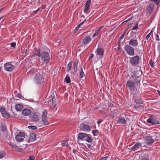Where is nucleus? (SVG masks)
<instances>
[{
  "label": "nucleus",
  "mask_w": 160,
  "mask_h": 160,
  "mask_svg": "<svg viewBox=\"0 0 160 160\" xmlns=\"http://www.w3.org/2000/svg\"><path fill=\"white\" fill-rule=\"evenodd\" d=\"M52 100L53 102L55 101V97L54 96H52Z\"/></svg>",
  "instance_id": "58"
},
{
  "label": "nucleus",
  "mask_w": 160,
  "mask_h": 160,
  "mask_svg": "<svg viewBox=\"0 0 160 160\" xmlns=\"http://www.w3.org/2000/svg\"><path fill=\"white\" fill-rule=\"evenodd\" d=\"M99 32L98 31V30H96L93 35L92 37L94 38L98 34Z\"/></svg>",
  "instance_id": "47"
},
{
  "label": "nucleus",
  "mask_w": 160,
  "mask_h": 160,
  "mask_svg": "<svg viewBox=\"0 0 160 160\" xmlns=\"http://www.w3.org/2000/svg\"><path fill=\"white\" fill-rule=\"evenodd\" d=\"M84 140L89 143H91L92 142V139L88 136V134Z\"/></svg>",
  "instance_id": "28"
},
{
  "label": "nucleus",
  "mask_w": 160,
  "mask_h": 160,
  "mask_svg": "<svg viewBox=\"0 0 160 160\" xmlns=\"http://www.w3.org/2000/svg\"><path fill=\"white\" fill-rule=\"evenodd\" d=\"M125 31H124V32L123 33L120 37V38H119V41H120V40L123 38V37H124V36H125Z\"/></svg>",
  "instance_id": "44"
},
{
  "label": "nucleus",
  "mask_w": 160,
  "mask_h": 160,
  "mask_svg": "<svg viewBox=\"0 0 160 160\" xmlns=\"http://www.w3.org/2000/svg\"><path fill=\"white\" fill-rule=\"evenodd\" d=\"M4 69L6 71H11L15 68L14 65H12L10 62L6 63L4 65Z\"/></svg>",
  "instance_id": "10"
},
{
  "label": "nucleus",
  "mask_w": 160,
  "mask_h": 160,
  "mask_svg": "<svg viewBox=\"0 0 160 160\" xmlns=\"http://www.w3.org/2000/svg\"><path fill=\"white\" fill-rule=\"evenodd\" d=\"M78 62V60L77 59H75L73 63V69L75 72H77L78 71L77 66Z\"/></svg>",
  "instance_id": "22"
},
{
  "label": "nucleus",
  "mask_w": 160,
  "mask_h": 160,
  "mask_svg": "<svg viewBox=\"0 0 160 160\" xmlns=\"http://www.w3.org/2000/svg\"><path fill=\"white\" fill-rule=\"evenodd\" d=\"M61 145L62 147L68 146V143L66 140H63L62 141Z\"/></svg>",
  "instance_id": "36"
},
{
  "label": "nucleus",
  "mask_w": 160,
  "mask_h": 160,
  "mask_svg": "<svg viewBox=\"0 0 160 160\" xmlns=\"http://www.w3.org/2000/svg\"><path fill=\"white\" fill-rule=\"evenodd\" d=\"M25 134L23 132H20L16 136L15 139L16 141L18 142H21L23 141L24 138Z\"/></svg>",
  "instance_id": "7"
},
{
  "label": "nucleus",
  "mask_w": 160,
  "mask_h": 160,
  "mask_svg": "<svg viewBox=\"0 0 160 160\" xmlns=\"http://www.w3.org/2000/svg\"><path fill=\"white\" fill-rule=\"evenodd\" d=\"M118 122L122 124L126 123V122L125 118L122 117H120L119 118Z\"/></svg>",
  "instance_id": "21"
},
{
  "label": "nucleus",
  "mask_w": 160,
  "mask_h": 160,
  "mask_svg": "<svg viewBox=\"0 0 160 160\" xmlns=\"http://www.w3.org/2000/svg\"><path fill=\"white\" fill-rule=\"evenodd\" d=\"M153 4L150 3L147 6L146 11L148 13H151L152 12L154 9Z\"/></svg>",
  "instance_id": "14"
},
{
  "label": "nucleus",
  "mask_w": 160,
  "mask_h": 160,
  "mask_svg": "<svg viewBox=\"0 0 160 160\" xmlns=\"http://www.w3.org/2000/svg\"><path fill=\"white\" fill-rule=\"evenodd\" d=\"M141 81V77L138 78H136L134 79V81L135 82V83L136 84H140V83Z\"/></svg>",
  "instance_id": "35"
},
{
  "label": "nucleus",
  "mask_w": 160,
  "mask_h": 160,
  "mask_svg": "<svg viewBox=\"0 0 160 160\" xmlns=\"http://www.w3.org/2000/svg\"><path fill=\"white\" fill-rule=\"evenodd\" d=\"M28 128L29 129L32 130H35L37 128L36 126H30L28 127Z\"/></svg>",
  "instance_id": "40"
},
{
  "label": "nucleus",
  "mask_w": 160,
  "mask_h": 160,
  "mask_svg": "<svg viewBox=\"0 0 160 160\" xmlns=\"http://www.w3.org/2000/svg\"><path fill=\"white\" fill-rule=\"evenodd\" d=\"M40 8H39L37 10H36L35 11H33V12H37L39 10Z\"/></svg>",
  "instance_id": "62"
},
{
  "label": "nucleus",
  "mask_w": 160,
  "mask_h": 160,
  "mask_svg": "<svg viewBox=\"0 0 160 160\" xmlns=\"http://www.w3.org/2000/svg\"><path fill=\"white\" fill-rule=\"evenodd\" d=\"M16 43L15 42H12L11 44V46L12 47L14 48L16 46Z\"/></svg>",
  "instance_id": "48"
},
{
  "label": "nucleus",
  "mask_w": 160,
  "mask_h": 160,
  "mask_svg": "<svg viewBox=\"0 0 160 160\" xmlns=\"http://www.w3.org/2000/svg\"><path fill=\"white\" fill-rule=\"evenodd\" d=\"M15 148H16L17 149V151L18 152H22L23 150V149L22 148H20L19 147L17 146V147H16Z\"/></svg>",
  "instance_id": "45"
},
{
  "label": "nucleus",
  "mask_w": 160,
  "mask_h": 160,
  "mask_svg": "<svg viewBox=\"0 0 160 160\" xmlns=\"http://www.w3.org/2000/svg\"><path fill=\"white\" fill-rule=\"evenodd\" d=\"M2 115L3 117L6 118H8L11 117L10 114L8 112L6 113H3Z\"/></svg>",
  "instance_id": "33"
},
{
  "label": "nucleus",
  "mask_w": 160,
  "mask_h": 160,
  "mask_svg": "<svg viewBox=\"0 0 160 160\" xmlns=\"http://www.w3.org/2000/svg\"><path fill=\"white\" fill-rule=\"evenodd\" d=\"M104 52V50L103 49L100 48H98L96 49V55L99 56V58H101L102 57Z\"/></svg>",
  "instance_id": "11"
},
{
  "label": "nucleus",
  "mask_w": 160,
  "mask_h": 160,
  "mask_svg": "<svg viewBox=\"0 0 160 160\" xmlns=\"http://www.w3.org/2000/svg\"><path fill=\"white\" fill-rule=\"evenodd\" d=\"M46 6L44 5H42L41 7L42 9H43L45 8Z\"/></svg>",
  "instance_id": "61"
},
{
  "label": "nucleus",
  "mask_w": 160,
  "mask_h": 160,
  "mask_svg": "<svg viewBox=\"0 0 160 160\" xmlns=\"http://www.w3.org/2000/svg\"><path fill=\"white\" fill-rule=\"evenodd\" d=\"M35 159L34 157L33 156H30L29 157V159L30 160H34Z\"/></svg>",
  "instance_id": "51"
},
{
  "label": "nucleus",
  "mask_w": 160,
  "mask_h": 160,
  "mask_svg": "<svg viewBox=\"0 0 160 160\" xmlns=\"http://www.w3.org/2000/svg\"><path fill=\"white\" fill-rule=\"evenodd\" d=\"M91 126H90L88 125L85 124L83 123H81L79 127V128L81 130L85 131L87 132H89L90 131Z\"/></svg>",
  "instance_id": "9"
},
{
  "label": "nucleus",
  "mask_w": 160,
  "mask_h": 160,
  "mask_svg": "<svg viewBox=\"0 0 160 160\" xmlns=\"http://www.w3.org/2000/svg\"><path fill=\"white\" fill-rule=\"evenodd\" d=\"M102 121L101 120V119H100V120L99 121H98L97 122V123L98 124H100L102 122Z\"/></svg>",
  "instance_id": "59"
},
{
  "label": "nucleus",
  "mask_w": 160,
  "mask_h": 160,
  "mask_svg": "<svg viewBox=\"0 0 160 160\" xmlns=\"http://www.w3.org/2000/svg\"><path fill=\"white\" fill-rule=\"evenodd\" d=\"M91 41V38L89 37H86L83 39V44L85 45L89 43Z\"/></svg>",
  "instance_id": "18"
},
{
  "label": "nucleus",
  "mask_w": 160,
  "mask_h": 160,
  "mask_svg": "<svg viewBox=\"0 0 160 160\" xmlns=\"http://www.w3.org/2000/svg\"><path fill=\"white\" fill-rule=\"evenodd\" d=\"M86 19H85L82 22H81L79 25H78V26L76 27V28L74 30V31L75 32L77 31L78 30V29L80 28V26L83 24L84 22L85 21H86Z\"/></svg>",
  "instance_id": "32"
},
{
  "label": "nucleus",
  "mask_w": 160,
  "mask_h": 160,
  "mask_svg": "<svg viewBox=\"0 0 160 160\" xmlns=\"http://www.w3.org/2000/svg\"><path fill=\"white\" fill-rule=\"evenodd\" d=\"M142 73L140 70H137L134 72V75L136 78L140 77V76L141 75Z\"/></svg>",
  "instance_id": "24"
},
{
  "label": "nucleus",
  "mask_w": 160,
  "mask_h": 160,
  "mask_svg": "<svg viewBox=\"0 0 160 160\" xmlns=\"http://www.w3.org/2000/svg\"><path fill=\"white\" fill-rule=\"evenodd\" d=\"M6 110L5 108L4 107H2L0 108V112H1L2 114H3L4 112Z\"/></svg>",
  "instance_id": "42"
},
{
  "label": "nucleus",
  "mask_w": 160,
  "mask_h": 160,
  "mask_svg": "<svg viewBox=\"0 0 160 160\" xmlns=\"http://www.w3.org/2000/svg\"><path fill=\"white\" fill-rule=\"evenodd\" d=\"M72 62L71 61L68 63L67 66V72H68L72 68Z\"/></svg>",
  "instance_id": "34"
},
{
  "label": "nucleus",
  "mask_w": 160,
  "mask_h": 160,
  "mask_svg": "<svg viewBox=\"0 0 160 160\" xmlns=\"http://www.w3.org/2000/svg\"><path fill=\"white\" fill-rule=\"evenodd\" d=\"M93 134L94 136H96L99 133L98 131V130H93L92 131Z\"/></svg>",
  "instance_id": "39"
},
{
  "label": "nucleus",
  "mask_w": 160,
  "mask_h": 160,
  "mask_svg": "<svg viewBox=\"0 0 160 160\" xmlns=\"http://www.w3.org/2000/svg\"><path fill=\"white\" fill-rule=\"evenodd\" d=\"M149 64H150V65L151 66V67H154L153 62L151 60L149 62Z\"/></svg>",
  "instance_id": "49"
},
{
  "label": "nucleus",
  "mask_w": 160,
  "mask_h": 160,
  "mask_svg": "<svg viewBox=\"0 0 160 160\" xmlns=\"http://www.w3.org/2000/svg\"><path fill=\"white\" fill-rule=\"evenodd\" d=\"M129 45L133 47H136L138 46V43L137 39H131L129 41Z\"/></svg>",
  "instance_id": "15"
},
{
  "label": "nucleus",
  "mask_w": 160,
  "mask_h": 160,
  "mask_svg": "<svg viewBox=\"0 0 160 160\" xmlns=\"http://www.w3.org/2000/svg\"><path fill=\"white\" fill-rule=\"evenodd\" d=\"M31 120L33 121H37L39 120V118L38 115L35 113H32L30 116Z\"/></svg>",
  "instance_id": "12"
},
{
  "label": "nucleus",
  "mask_w": 160,
  "mask_h": 160,
  "mask_svg": "<svg viewBox=\"0 0 160 160\" xmlns=\"http://www.w3.org/2000/svg\"><path fill=\"white\" fill-rule=\"evenodd\" d=\"M36 138V135L35 133H32L30 134L29 138L31 141H34Z\"/></svg>",
  "instance_id": "26"
},
{
  "label": "nucleus",
  "mask_w": 160,
  "mask_h": 160,
  "mask_svg": "<svg viewBox=\"0 0 160 160\" xmlns=\"http://www.w3.org/2000/svg\"><path fill=\"white\" fill-rule=\"evenodd\" d=\"M5 155V152L3 151H0V158H3Z\"/></svg>",
  "instance_id": "37"
},
{
  "label": "nucleus",
  "mask_w": 160,
  "mask_h": 160,
  "mask_svg": "<svg viewBox=\"0 0 160 160\" xmlns=\"http://www.w3.org/2000/svg\"><path fill=\"white\" fill-rule=\"evenodd\" d=\"M1 130L3 132H6L7 130V128L6 125L4 123H2L1 125Z\"/></svg>",
  "instance_id": "27"
},
{
  "label": "nucleus",
  "mask_w": 160,
  "mask_h": 160,
  "mask_svg": "<svg viewBox=\"0 0 160 160\" xmlns=\"http://www.w3.org/2000/svg\"><path fill=\"white\" fill-rule=\"evenodd\" d=\"M23 106L19 104H18L15 105V108L17 111H21L23 108Z\"/></svg>",
  "instance_id": "25"
},
{
  "label": "nucleus",
  "mask_w": 160,
  "mask_h": 160,
  "mask_svg": "<svg viewBox=\"0 0 160 160\" xmlns=\"http://www.w3.org/2000/svg\"><path fill=\"white\" fill-rule=\"evenodd\" d=\"M93 57V54H91L90 55L89 57V59H91V58H92Z\"/></svg>",
  "instance_id": "56"
},
{
  "label": "nucleus",
  "mask_w": 160,
  "mask_h": 160,
  "mask_svg": "<svg viewBox=\"0 0 160 160\" xmlns=\"http://www.w3.org/2000/svg\"><path fill=\"white\" fill-rule=\"evenodd\" d=\"M76 152H77V150H75V149H73V153H74V154H75V153H76Z\"/></svg>",
  "instance_id": "64"
},
{
  "label": "nucleus",
  "mask_w": 160,
  "mask_h": 160,
  "mask_svg": "<svg viewBox=\"0 0 160 160\" xmlns=\"http://www.w3.org/2000/svg\"><path fill=\"white\" fill-rule=\"evenodd\" d=\"M134 102L137 104H143L144 101L142 100L140 97L138 98L134 99Z\"/></svg>",
  "instance_id": "23"
},
{
  "label": "nucleus",
  "mask_w": 160,
  "mask_h": 160,
  "mask_svg": "<svg viewBox=\"0 0 160 160\" xmlns=\"http://www.w3.org/2000/svg\"><path fill=\"white\" fill-rule=\"evenodd\" d=\"M94 11H93V12H92L89 15V16L92 17L93 15H94Z\"/></svg>",
  "instance_id": "63"
},
{
  "label": "nucleus",
  "mask_w": 160,
  "mask_h": 160,
  "mask_svg": "<svg viewBox=\"0 0 160 160\" xmlns=\"http://www.w3.org/2000/svg\"><path fill=\"white\" fill-rule=\"evenodd\" d=\"M91 0H88L86 1L85 3V9L84 11V12L86 13V12L88 10L91 3Z\"/></svg>",
  "instance_id": "20"
},
{
  "label": "nucleus",
  "mask_w": 160,
  "mask_h": 160,
  "mask_svg": "<svg viewBox=\"0 0 160 160\" xmlns=\"http://www.w3.org/2000/svg\"><path fill=\"white\" fill-rule=\"evenodd\" d=\"M40 57L42 61L46 64L48 63L50 61V57L49 54L47 52L44 51L41 52V55Z\"/></svg>",
  "instance_id": "2"
},
{
  "label": "nucleus",
  "mask_w": 160,
  "mask_h": 160,
  "mask_svg": "<svg viewBox=\"0 0 160 160\" xmlns=\"http://www.w3.org/2000/svg\"><path fill=\"white\" fill-rule=\"evenodd\" d=\"M148 123L152 124L153 125H156L159 124V122L157 118L152 116L150 117L147 120Z\"/></svg>",
  "instance_id": "5"
},
{
  "label": "nucleus",
  "mask_w": 160,
  "mask_h": 160,
  "mask_svg": "<svg viewBox=\"0 0 160 160\" xmlns=\"http://www.w3.org/2000/svg\"><path fill=\"white\" fill-rule=\"evenodd\" d=\"M103 27V26H102L101 27H99L98 28L97 30H98V31L99 32L100 30Z\"/></svg>",
  "instance_id": "60"
},
{
  "label": "nucleus",
  "mask_w": 160,
  "mask_h": 160,
  "mask_svg": "<svg viewBox=\"0 0 160 160\" xmlns=\"http://www.w3.org/2000/svg\"><path fill=\"white\" fill-rule=\"evenodd\" d=\"M153 2H155V4L157 5H158L160 3V0H151Z\"/></svg>",
  "instance_id": "41"
},
{
  "label": "nucleus",
  "mask_w": 160,
  "mask_h": 160,
  "mask_svg": "<svg viewBox=\"0 0 160 160\" xmlns=\"http://www.w3.org/2000/svg\"><path fill=\"white\" fill-rule=\"evenodd\" d=\"M47 112L46 110H44L42 114V121L43 124L45 125H48L49 123L47 120Z\"/></svg>",
  "instance_id": "8"
},
{
  "label": "nucleus",
  "mask_w": 160,
  "mask_h": 160,
  "mask_svg": "<svg viewBox=\"0 0 160 160\" xmlns=\"http://www.w3.org/2000/svg\"><path fill=\"white\" fill-rule=\"evenodd\" d=\"M127 86L128 88L130 91H135L136 89L135 82L132 80H129L126 83Z\"/></svg>",
  "instance_id": "6"
},
{
  "label": "nucleus",
  "mask_w": 160,
  "mask_h": 160,
  "mask_svg": "<svg viewBox=\"0 0 160 160\" xmlns=\"http://www.w3.org/2000/svg\"><path fill=\"white\" fill-rule=\"evenodd\" d=\"M124 49L129 55L132 56L135 55L134 48L130 45H125L124 47Z\"/></svg>",
  "instance_id": "4"
},
{
  "label": "nucleus",
  "mask_w": 160,
  "mask_h": 160,
  "mask_svg": "<svg viewBox=\"0 0 160 160\" xmlns=\"http://www.w3.org/2000/svg\"><path fill=\"white\" fill-rule=\"evenodd\" d=\"M152 139L153 140V141L154 142L155 141H157L158 140L157 136L156 133H154L151 136Z\"/></svg>",
  "instance_id": "30"
},
{
  "label": "nucleus",
  "mask_w": 160,
  "mask_h": 160,
  "mask_svg": "<svg viewBox=\"0 0 160 160\" xmlns=\"http://www.w3.org/2000/svg\"><path fill=\"white\" fill-rule=\"evenodd\" d=\"M17 97L18 98H22V96L19 94V93H18L17 94Z\"/></svg>",
  "instance_id": "52"
},
{
  "label": "nucleus",
  "mask_w": 160,
  "mask_h": 160,
  "mask_svg": "<svg viewBox=\"0 0 160 160\" xmlns=\"http://www.w3.org/2000/svg\"><path fill=\"white\" fill-rule=\"evenodd\" d=\"M151 35L150 34H148L146 36V38L147 39H148L150 37Z\"/></svg>",
  "instance_id": "57"
},
{
  "label": "nucleus",
  "mask_w": 160,
  "mask_h": 160,
  "mask_svg": "<svg viewBox=\"0 0 160 160\" xmlns=\"http://www.w3.org/2000/svg\"><path fill=\"white\" fill-rule=\"evenodd\" d=\"M31 113V110L29 109L24 108L22 111V114L25 116L29 115Z\"/></svg>",
  "instance_id": "17"
},
{
  "label": "nucleus",
  "mask_w": 160,
  "mask_h": 160,
  "mask_svg": "<svg viewBox=\"0 0 160 160\" xmlns=\"http://www.w3.org/2000/svg\"><path fill=\"white\" fill-rule=\"evenodd\" d=\"M138 24H137V26L133 27L132 28V30H137V29H138Z\"/></svg>",
  "instance_id": "53"
},
{
  "label": "nucleus",
  "mask_w": 160,
  "mask_h": 160,
  "mask_svg": "<svg viewBox=\"0 0 160 160\" xmlns=\"http://www.w3.org/2000/svg\"><path fill=\"white\" fill-rule=\"evenodd\" d=\"M145 141L147 145H151L154 142L153 140L152 139V138L150 136H147L145 138Z\"/></svg>",
  "instance_id": "13"
},
{
  "label": "nucleus",
  "mask_w": 160,
  "mask_h": 160,
  "mask_svg": "<svg viewBox=\"0 0 160 160\" xmlns=\"http://www.w3.org/2000/svg\"><path fill=\"white\" fill-rule=\"evenodd\" d=\"M108 156H106L102 158L100 160H106L108 158Z\"/></svg>",
  "instance_id": "54"
},
{
  "label": "nucleus",
  "mask_w": 160,
  "mask_h": 160,
  "mask_svg": "<svg viewBox=\"0 0 160 160\" xmlns=\"http://www.w3.org/2000/svg\"><path fill=\"white\" fill-rule=\"evenodd\" d=\"M155 38H156V40H157V41L159 40V36L158 34H157L156 35Z\"/></svg>",
  "instance_id": "50"
},
{
  "label": "nucleus",
  "mask_w": 160,
  "mask_h": 160,
  "mask_svg": "<svg viewBox=\"0 0 160 160\" xmlns=\"http://www.w3.org/2000/svg\"><path fill=\"white\" fill-rule=\"evenodd\" d=\"M32 69V70H30V71H29V72H28L27 73L29 74L31 73H32L34 71V70Z\"/></svg>",
  "instance_id": "55"
},
{
  "label": "nucleus",
  "mask_w": 160,
  "mask_h": 160,
  "mask_svg": "<svg viewBox=\"0 0 160 160\" xmlns=\"http://www.w3.org/2000/svg\"><path fill=\"white\" fill-rule=\"evenodd\" d=\"M65 80L67 83H68L71 82L69 76H67L65 78Z\"/></svg>",
  "instance_id": "38"
},
{
  "label": "nucleus",
  "mask_w": 160,
  "mask_h": 160,
  "mask_svg": "<svg viewBox=\"0 0 160 160\" xmlns=\"http://www.w3.org/2000/svg\"><path fill=\"white\" fill-rule=\"evenodd\" d=\"M34 80L38 84H41L44 81V77L42 74L37 73L35 75Z\"/></svg>",
  "instance_id": "1"
},
{
  "label": "nucleus",
  "mask_w": 160,
  "mask_h": 160,
  "mask_svg": "<svg viewBox=\"0 0 160 160\" xmlns=\"http://www.w3.org/2000/svg\"><path fill=\"white\" fill-rule=\"evenodd\" d=\"M87 136V134L82 132L79 133L78 134V139L84 141Z\"/></svg>",
  "instance_id": "16"
},
{
  "label": "nucleus",
  "mask_w": 160,
  "mask_h": 160,
  "mask_svg": "<svg viewBox=\"0 0 160 160\" xmlns=\"http://www.w3.org/2000/svg\"><path fill=\"white\" fill-rule=\"evenodd\" d=\"M140 59V57L138 55L130 58V63L132 66H136L139 64Z\"/></svg>",
  "instance_id": "3"
},
{
  "label": "nucleus",
  "mask_w": 160,
  "mask_h": 160,
  "mask_svg": "<svg viewBox=\"0 0 160 160\" xmlns=\"http://www.w3.org/2000/svg\"><path fill=\"white\" fill-rule=\"evenodd\" d=\"M41 52L40 49H38V50L36 51L34 56L36 55L39 57H40L41 55Z\"/></svg>",
  "instance_id": "29"
},
{
  "label": "nucleus",
  "mask_w": 160,
  "mask_h": 160,
  "mask_svg": "<svg viewBox=\"0 0 160 160\" xmlns=\"http://www.w3.org/2000/svg\"><path fill=\"white\" fill-rule=\"evenodd\" d=\"M80 73L79 77H80V78H82L84 77L85 74H84V72H83V71L82 70V68H81V69H80Z\"/></svg>",
  "instance_id": "31"
},
{
  "label": "nucleus",
  "mask_w": 160,
  "mask_h": 160,
  "mask_svg": "<svg viewBox=\"0 0 160 160\" xmlns=\"http://www.w3.org/2000/svg\"><path fill=\"white\" fill-rule=\"evenodd\" d=\"M9 144L10 146H12L13 147L15 148L16 147H17V146H16L15 144L10 142L8 143Z\"/></svg>",
  "instance_id": "43"
},
{
  "label": "nucleus",
  "mask_w": 160,
  "mask_h": 160,
  "mask_svg": "<svg viewBox=\"0 0 160 160\" xmlns=\"http://www.w3.org/2000/svg\"><path fill=\"white\" fill-rule=\"evenodd\" d=\"M142 146V143L139 142H137L132 147L131 150L132 151H135L138 149L139 148Z\"/></svg>",
  "instance_id": "19"
},
{
  "label": "nucleus",
  "mask_w": 160,
  "mask_h": 160,
  "mask_svg": "<svg viewBox=\"0 0 160 160\" xmlns=\"http://www.w3.org/2000/svg\"><path fill=\"white\" fill-rule=\"evenodd\" d=\"M38 2H35L34 4L33 5L32 7V8H36V7H37V6H38Z\"/></svg>",
  "instance_id": "46"
}]
</instances>
